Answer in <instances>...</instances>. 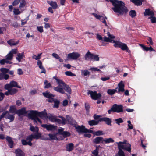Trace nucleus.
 I'll return each mask as SVG.
<instances>
[{"label":"nucleus","instance_id":"ea45409f","mask_svg":"<svg viewBox=\"0 0 156 156\" xmlns=\"http://www.w3.org/2000/svg\"><path fill=\"white\" fill-rule=\"evenodd\" d=\"M103 141L106 144L114 142V140L111 138H105L103 140Z\"/></svg>","mask_w":156,"mask_h":156},{"label":"nucleus","instance_id":"5fc2aeb1","mask_svg":"<svg viewBox=\"0 0 156 156\" xmlns=\"http://www.w3.org/2000/svg\"><path fill=\"white\" fill-rule=\"evenodd\" d=\"M63 135L64 138L65 137H67L69 136L70 135V133L69 132L67 131H64L62 133Z\"/></svg>","mask_w":156,"mask_h":156},{"label":"nucleus","instance_id":"f3484780","mask_svg":"<svg viewBox=\"0 0 156 156\" xmlns=\"http://www.w3.org/2000/svg\"><path fill=\"white\" fill-rule=\"evenodd\" d=\"M19 40L15 42V39H10L7 41V43L10 46H16L19 44Z\"/></svg>","mask_w":156,"mask_h":156},{"label":"nucleus","instance_id":"f704fd0d","mask_svg":"<svg viewBox=\"0 0 156 156\" xmlns=\"http://www.w3.org/2000/svg\"><path fill=\"white\" fill-rule=\"evenodd\" d=\"M44 88L45 89H48L52 87V84L51 83H48L47 80H45L44 82Z\"/></svg>","mask_w":156,"mask_h":156},{"label":"nucleus","instance_id":"a878e982","mask_svg":"<svg viewBox=\"0 0 156 156\" xmlns=\"http://www.w3.org/2000/svg\"><path fill=\"white\" fill-rule=\"evenodd\" d=\"M15 153L16 156H25L24 153L20 149H18L16 150Z\"/></svg>","mask_w":156,"mask_h":156},{"label":"nucleus","instance_id":"2eb2a0df","mask_svg":"<svg viewBox=\"0 0 156 156\" xmlns=\"http://www.w3.org/2000/svg\"><path fill=\"white\" fill-rule=\"evenodd\" d=\"M76 129V131L79 133H85V130H86V128L83 125L81 126L76 125L75 126Z\"/></svg>","mask_w":156,"mask_h":156},{"label":"nucleus","instance_id":"37998d69","mask_svg":"<svg viewBox=\"0 0 156 156\" xmlns=\"http://www.w3.org/2000/svg\"><path fill=\"white\" fill-rule=\"evenodd\" d=\"M30 130L33 132H38L39 130L38 127L36 126L35 127L32 126L30 125Z\"/></svg>","mask_w":156,"mask_h":156},{"label":"nucleus","instance_id":"6ab92c4d","mask_svg":"<svg viewBox=\"0 0 156 156\" xmlns=\"http://www.w3.org/2000/svg\"><path fill=\"white\" fill-rule=\"evenodd\" d=\"M41 136V134L37 132L36 133L34 134H32L28 136L29 138L30 139L31 141L33 139H38Z\"/></svg>","mask_w":156,"mask_h":156},{"label":"nucleus","instance_id":"473e14b6","mask_svg":"<svg viewBox=\"0 0 156 156\" xmlns=\"http://www.w3.org/2000/svg\"><path fill=\"white\" fill-rule=\"evenodd\" d=\"M24 9H20V10L18 9L14 8L13 9V12L15 15H18L22 13Z\"/></svg>","mask_w":156,"mask_h":156},{"label":"nucleus","instance_id":"4c0bfd02","mask_svg":"<svg viewBox=\"0 0 156 156\" xmlns=\"http://www.w3.org/2000/svg\"><path fill=\"white\" fill-rule=\"evenodd\" d=\"M99 121H100L99 120L98 121L95 120H90L88 121V124L91 126L95 125L98 124Z\"/></svg>","mask_w":156,"mask_h":156},{"label":"nucleus","instance_id":"c03bdc74","mask_svg":"<svg viewBox=\"0 0 156 156\" xmlns=\"http://www.w3.org/2000/svg\"><path fill=\"white\" fill-rule=\"evenodd\" d=\"M105 19H107V18L106 16L105 17L103 16H101V17L100 19L99 20L102 22H103L105 25V26H107V23Z\"/></svg>","mask_w":156,"mask_h":156},{"label":"nucleus","instance_id":"bb28decb","mask_svg":"<svg viewBox=\"0 0 156 156\" xmlns=\"http://www.w3.org/2000/svg\"><path fill=\"white\" fill-rule=\"evenodd\" d=\"M145 16H149L151 17L153 16L154 15L153 12L152 11H151L149 9H146L145 12H144Z\"/></svg>","mask_w":156,"mask_h":156},{"label":"nucleus","instance_id":"f257e3e1","mask_svg":"<svg viewBox=\"0 0 156 156\" xmlns=\"http://www.w3.org/2000/svg\"><path fill=\"white\" fill-rule=\"evenodd\" d=\"M108 2H110L114 6L112 9L118 15H122L127 12L128 10L126 7L125 6V4L121 1L114 0H106Z\"/></svg>","mask_w":156,"mask_h":156},{"label":"nucleus","instance_id":"4be33fe9","mask_svg":"<svg viewBox=\"0 0 156 156\" xmlns=\"http://www.w3.org/2000/svg\"><path fill=\"white\" fill-rule=\"evenodd\" d=\"M43 95L46 98H49V99L51 98H53L55 95L48 91H46L42 93Z\"/></svg>","mask_w":156,"mask_h":156},{"label":"nucleus","instance_id":"e433bc0d","mask_svg":"<svg viewBox=\"0 0 156 156\" xmlns=\"http://www.w3.org/2000/svg\"><path fill=\"white\" fill-rule=\"evenodd\" d=\"M24 56L23 53H19L17 55L16 59L19 62H20L21 61V59L24 57Z\"/></svg>","mask_w":156,"mask_h":156},{"label":"nucleus","instance_id":"49530a36","mask_svg":"<svg viewBox=\"0 0 156 156\" xmlns=\"http://www.w3.org/2000/svg\"><path fill=\"white\" fill-rule=\"evenodd\" d=\"M92 60L94 61H98L99 60V58L98 55H94L93 54Z\"/></svg>","mask_w":156,"mask_h":156},{"label":"nucleus","instance_id":"412c9836","mask_svg":"<svg viewBox=\"0 0 156 156\" xmlns=\"http://www.w3.org/2000/svg\"><path fill=\"white\" fill-rule=\"evenodd\" d=\"M118 92L119 93L120 92H123L124 91V85L123 84V81H121L118 84Z\"/></svg>","mask_w":156,"mask_h":156},{"label":"nucleus","instance_id":"7c9ffc66","mask_svg":"<svg viewBox=\"0 0 156 156\" xmlns=\"http://www.w3.org/2000/svg\"><path fill=\"white\" fill-rule=\"evenodd\" d=\"M48 2L53 9H56L57 8L58 6L56 2L53 1L50 2L49 1Z\"/></svg>","mask_w":156,"mask_h":156},{"label":"nucleus","instance_id":"052dcab7","mask_svg":"<svg viewBox=\"0 0 156 156\" xmlns=\"http://www.w3.org/2000/svg\"><path fill=\"white\" fill-rule=\"evenodd\" d=\"M147 40L149 41L148 42H147V43L149 44L150 45H152L153 44V43L152 41V38L150 37H148L147 39Z\"/></svg>","mask_w":156,"mask_h":156},{"label":"nucleus","instance_id":"9d476101","mask_svg":"<svg viewBox=\"0 0 156 156\" xmlns=\"http://www.w3.org/2000/svg\"><path fill=\"white\" fill-rule=\"evenodd\" d=\"M12 87H16L19 88H21L20 86L17 85V82L14 81H11L9 84H7L5 86L4 88L5 89H8L9 88Z\"/></svg>","mask_w":156,"mask_h":156},{"label":"nucleus","instance_id":"423d86ee","mask_svg":"<svg viewBox=\"0 0 156 156\" xmlns=\"http://www.w3.org/2000/svg\"><path fill=\"white\" fill-rule=\"evenodd\" d=\"M32 110L26 111V108L23 107L21 109L17 111L16 113L19 116L22 115L28 116L29 118L31 119V115H30V112Z\"/></svg>","mask_w":156,"mask_h":156},{"label":"nucleus","instance_id":"f8f14e48","mask_svg":"<svg viewBox=\"0 0 156 156\" xmlns=\"http://www.w3.org/2000/svg\"><path fill=\"white\" fill-rule=\"evenodd\" d=\"M112 108L113 109V112H116L117 113L122 112L123 106L122 105H117L115 104L112 106Z\"/></svg>","mask_w":156,"mask_h":156},{"label":"nucleus","instance_id":"a19ab883","mask_svg":"<svg viewBox=\"0 0 156 156\" xmlns=\"http://www.w3.org/2000/svg\"><path fill=\"white\" fill-rule=\"evenodd\" d=\"M11 95H13L16 93L17 91V90L15 88H9Z\"/></svg>","mask_w":156,"mask_h":156},{"label":"nucleus","instance_id":"69168bd1","mask_svg":"<svg viewBox=\"0 0 156 156\" xmlns=\"http://www.w3.org/2000/svg\"><path fill=\"white\" fill-rule=\"evenodd\" d=\"M140 46L142 47L143 49L144 50L147 51H149V48L148 47H146L143 44H140Z\"/></svg>","mask_w":156,"mask_h":156},{"label":"nucleus","instance_id":"e2e57ef3","mask_svg":"<svg viewBox=\"0 0 156 156\" xmlns=\"http://www.w3.org/2000/svg\"><path fill=\"white\" fill-rule=\"evenodd\" d=\"M37 30L40 33H42L43 32V26H37Z\"/></svg>","mask_w":156,"mask_h":156},{"label":"nucleus","instance_id":"79ce46f5","mask_svg":"<svg viewBox=\"0 0 156 156\" xmlns=\"http://www.w3.org/2000/svg\"><path fill=\"white\" fill-rule=\"evenodd\" d=\"M81 73V75L84 76L89 75L90 73V72L87 70H82Z\"/></svg>","mask_w":156,"mask_h":156},{"label":"nucleus","instance_id":"2f4dec72","mask_svg":"<svg viewBox=\"0 0 156 156\" xmlns=\"http://www.w3.org/2000/svg\"><path fill=\"white\" fill-rule=\"evenodd\" d=\"M47 118H48L49 120L51 121L55 122L56 117L53 115L52 114H49L47 115Z\"/></svg>","mask_w":156,"mask_h":156},{"label":"nucleus","instance_id":"58836bf2","mask_svg":"<svg viewBox=\"0 0 156 156\" xmlns=\"http://www.w3.org/2000/svg\"><path fill=\"white\" fill-rule=\"evenodd\" d=\"M56 140H62L63 138V135L62 133H56Z\"/></svg>","mask_w":156,"mask_h":156},{"label":"nucleus","instance_id":"603ef678","mask_svg":"<svg viewBox=\"0 0 156 156\" xmlns=\"http://www.w3.org/2000/svg\"><path fill=\"white\" fill-rule=\"evenodd\" d=\"M48 136L51 139L56 140V134H49Z\"/></svg>","mask_w":156,"mask_h":156},{"label":"nucleus","instance_id":"aec40b11","mask_svg":"<svg viewBox=\"0 0 156 156\" xmlns=\"http://www.w3.org/2000/svg\"><path fill=\"white\" fill-rule=\"evenodd\" d=\"M4 113H6L5 117L10 119V122L13 121L14 120V116L13 115H11L7 112H5Z\"/></svg>","mask_w":156,"mask_h":156},{"label":"nucleus","instance_id":"3c124183","mask_svg":"<svg viewBox=\"0 0 156 156\" xmlns=\"http://www.w3.org/2000/svg\"><path fill=\"white\" fill-rule=\"evenodd\" d=\"M16 108L14 106H10L9 109V112H11L12 113H15L16 112Z\"/></svg>","mask_w":156,"mask_h":156},{"label":"nucleus","instance_id":"a211bd4d","mask_svg":"<svg viewBox=\"0 0 156 156\" xmlns=\"http://www.w3.org/2000/svg\"><path fill=\"white\" fill-rule=\"evenodd\" d=\"M48 101L49 102H54V108H57L58 107L60 102L58 100L54 99L53 98H51V99L48 100Z\"/></svg>","mask_w":156,"mask_h":156},{"label":"nucleus","instance_id":"680f3d73","mask_svg":"<svg viewBox=\"0 0 156 156\" xmlns=\"http://www.w3.org/2000/svg\"><path fill=\"white\" fill-rule=\"evenodd\" d=\"M28 17H27L26 19L23 20H21V24L22 25H23L26 24L27 22V21L28 20Z\"/></svg>","mask_w":156,"mask_h":156},{"label":"nucleus","instance_id":"cd10ccee","mask_svg":"<svg viewBox=\"0 0 156 156\" xmlns=\"http://www.w3.org/2000/svg\"><path fill=\"white\" fill-rule=\"evenodd\" d=\"M99 121H104L105 122L106 124L107 125H111V119L109 118L105 117L99 120Z\"/></svg>","mask_w":156,"mask_h":156},{"label":"nucleus","instance_id":"4468645a","mask_svg":"<svg viewBox=\"0 0 156 156\" xmlns=\"http://www.w3.org/2000/svg\"><path fill=\"white\" fill-rule=\"evenodd\" d=\"M42 127L46 129L48 131H52L55 130L56 128V126L51 124H43L41 125Z\"/></svg>","mask_w":156,"mask_h":156},{"label":"nucleus","instance_id":"c85d7f7f","mask_svg":"<svg viewBox=\"0 0 156 156\" xmlns=\"http://www.w3.org/2000/svg\"><path fill=\"white\" fill-rule=\"evenodd\" d=\"M66 148L67 151L69 152L71 151L73 149L74 145L73 143H69L67 145Z\"/></svg>","mask_w":156,"mask_h":156},{"label":"nucleus","instance_id":"b1692460","mask_svg":"<svg viewBox=\"0 0 156 156\" xmlns=\"http://www.w3.org/2000/svg\"><path fill=\"white\" fill-rule=\"evenodd\" d=\"M27 3L25 0H21L19 6V8L20 9H24L26 8V6Z\"/></svg>","mask_w":156,"mask_h":156},{"label":"nucleus","instance_id":"0e129e2a","mask_svg":"<svg viewBox=\"0 0 156 156\" xmlns=\"http://www.w3.org/2000/svg\"><path fill=\"white\" fill-rule=\"evenodd\" d=\"M85 108L87 112V115H88V112L89 110V109L90 108V107L88 104L85 103Z\"/></svg>","mask_w":156,"mask_h":156},{"label":"nucleus","instance_id":"09e8293b","mask_svg":"<svg viewBox=\"0 0 156 156\" xmlns=\"http://www.w3.org/2000/svg\"><path fill=\"white\" fill-rule=\"evenodd\" d=\"M0 70L1 72V73L4 74L8 73L9 72V70L7 68H2Z\"/></svg>","mask_w":156,"mask_h":156},{"label":"nucleus","instance_id":"864d4df0","mask_svg":"<svg viewBox=\"0 0 156 156\" xmlns=\"http://www.w3.org/2000/svg\"><path fill=\"white\" fill-rule=\"evenodd\" d=\"M65 74L68 76H75L76 75L75 74L72 73L70 71H66L65 72Z\"/></svg>","mask_w":156,"mask_h":156},{"label":"nucleus","instance_id":"de8ad7c7","mask_svg":"<svg viewBox=\"0 0 156 156\" xmlns=\"http://www.w3.org/2000/svg\"><path fill=\"white\" fill-rule=\"evenodd\" d=\"M104 133L103 131L101 130H98L96 132H94V134L96 136L102 135L104 134Z\"/></svg>","mask_w":156,"mask_h":156},{"label":"nucleus","instance_id":"0eeeda50","mask_svg":"<svg viewBox=\"0 0 156 156\" xmlns=\"http://www.w3.org/2000/svg\"><path fill=\"white\" fill-rule=\"evenodd\" d=\"M114 43V46L115 47H118L121 48L123 50H127L128 48L125 44L122 43L118 41H113Z\"/></svg>","mask_w":156,"mask_h":156},{"label":"nucleus","instance_id":"6e6552de","mask_svg":"<svg viewBox=\"0 0 156 156\" xmlns=\"http://www.w3.org/2000/svg\"><path fill=\"white\" fill-rule=\"evenodd\" d=\"M17 50L16 49H12L5 56V58L9 61H11L13 58V54L17 53Z\"/></svg>","mask_w":156,"mask_h":156},{"label":"nucleus","instance_id":"774afa93","mask_svg":"<svg viewBox=\"0 0 156 156\" xmlns=\"http://www.w3.org/2000/svg\"><path fill=\"white\" fill-rule=\"evenodd\" d=\"M92 14L97 19L99 20L101 17V16L95 13H93Z\"/></svg>","mask_w":156,"mask_h":156},{"label":"nucleus","instance_id":"f03ea898","mask_svg":"<svg viewBox=\"0 0 156 156\" xmlns=\"http://www.w3.org/2000/svg\"><path fill=\"white\" fill-rule=\"evenodd\" d=\"M53 78L56 80L58 86L54 87V90L62 94H65V90L66 92L70 94L71 90L70 87L66 84L64 81L61 79H58L56 76H53Z\"/></svg>","mask_w":156,"mask_h":156},{"label":"nucleus","instance_id":"c9c22d12","mask_svg":"<svg viewBox=\"0 0 156 156\" xmlns=\"http://www.w3.org/2000/svg\"><path fill=\"white\" fill-rule=\"evenodd\" d=\"M12 63L11 61H9L5 58L0 60V64L1 65H4L5 63L11 64Z\"/></svg>","mask_w":156,"mask_h":156},{"label":"nucleus","instance_id":"5701e85b","mask_svg":"<svg viewBox=\"0 0 156 156\" xmlns=\"http://www.w3.org/2000/svg\"><path fill=\"white\" fill-rule=\"evenodd\" d=\"M6 139L9 143V146L10 148H12L13 146V141L12 140L11 137L9 136H7Z\"/></svg>","mask_w":156,"mask_h":156},{"label":"nucleus","instance_id":"4d7b16f0","mask_svg":"<svg viewBox=\"0 0 156 156\" xmlns=\"http://www.w3.org/2000/svg\"><path fill=\"white\" fill-rule=\"evenodd\" d=\"M115 121L116 122V123L118 125H120V123H122L123 122V120L121 118L115 119Z\"/></svg>","mask_w":156,"mask_h":156},{"label":"nucleus","instance_id":"9b49d317","mask_svg":"<svg viewBox=\"0 0 156 156\" xmlns=\"http://www.w3.org/2000/svg\"><path fill=\"white\" fill-rule=\"evenodd\" d=\"M80 54L76 52H73L72 53H70L68 55L67 58L69 59H71L73 60H76L80 56Z\"/></svg>","mask_w":156,"mask_h":156},{"label":"nucleus","instance_id":"bf43d9fd","mask_svg":"<svg viewBox=\"0 0 156 156\" xmlns=\"http://www.w3.org/2000/svg\"><path fill=\"white\" fill-rule=\"evenodd\" d=\"M20 1L21 0H14L12 3V5L13 6H16Z\"/></svg>","mask_w":156,"mask_h":156},{"label":"nucleus","instance_id":"20e7f679","mask_svg":"<svg viewBox=\"0 0 156 156\" xmlns=\"http://www.w3.org/2000/svg\"><path fill=\"white\" fill-rule=\"evenodd\" d=\"M127 141L126 140H124L123 142H117L118 144V149L121 150H125L130 152L131 151V145L129 143H127Z\"/></svg>","mask_w":156,"mask_h":156},{"label":"nucleus","instance_id":"39448f33","mask_svg":"<svg viewBox=\"0 0 156 156\" xmlns=\"http://www.w3.org/2000/svg\"><path fill=\"white\" fill-rule=\"evenodd\" d=\"M107 34L108 37H105L103 39L101 35L98 34L96 36V38L99 40H101V41L102 42L105 41L112 42L113 41L112 39L115 38V36L110 34L109 32H108Z\"/></svg>","mask_w":156,"mask_h":156},{"label":"nucleus","instance_id":"72a5a7b5","mask_svg":"<svg viewBox=\"0 0 156 156\" xmlns=\"http://www.w3.org/2000/svg\"><path fill=\"white\" fill-rule=\"evenodd\" d=\"M103 138L102 137L98 136L95 138L94 140L93 141L96 144H99L102 141H103Z\"/></svg>","mask_w":156,"mask_h":156},{"label":"nucleus","instance_id":"c756f323","mask_svg":"<svg viewBox=\"0 0 156 156\" xmlns=\"http://www.w3.org/2000/svg\"><path fill=\"white\" fill-rule=\"evenodd\" d=\"M144 0H131V2L134 3L137 6H140L142 5V2Z\"/></svg>","mask_w":156,"mask_h":156},{"label":"nucleus","instance_id":"393cba45","mask_svg":"<svg viewBox=\"0 0 156 156\" xmlns=\"http://www.w3.org/2000/svg\"><path fill=\"white\" fill-rule=\"evenodd\" d=\"M93 55V54L91 53L88 51L84 56L85 59L86 60H88L89 59L92 60Z\"/></svg>","mask_w":156,"mask_h":156},{"label":"nucleus","instance_id":"338daca9","mask_svg":"<svg viewBox=\"0 0 156 156\" xmlns=\"http://www.w3.org/2000/svg\"><path fill=\"white\" fill-rule=\"evenodd\" d=\"M67 119H66L64 117L62 119V125H64L67 123Z\"/></svg>","mask_w":156,"mask_h":156},{"label":"nucleus","instance_id":"a18cd8bd","mask_svg":"<svg viewBox=\"0 0 156 156\" xmlns=\"http://www.w3.org/2000/svg\"><path fill=\"white\" fill-rule=\"evenodd\" d=\"M116 91V90L115 89H109L108 90L107 93L109 94L112 95Z\"/></svg>","mask_w":156,"mask_h":156},{"label":"nucleus","instance_id":"dca6fc26","mask_svg":"<svg viewBox=\"0 0 156 156\" xmlns=\"http://www.w3.org/2000/svg\"><path fill=\"white\" fill-rule=\"evenodd\" d=\"M66 118L67 119V121L68 123L70 125L73 126L74 127L76 125V123L75 121L69 115H66Z\"/></svg>","mask_w":156,"mask_h":156},{"label":"nucleus","instance_id":"1a4fd4ad","mask_svg":"<svg viewBox=\"0 0 156 156\" xmlns=\"http://www.w3.org/2000/svg\"><path fill=\"white\" fill-rule=\"evenodd\" d=\"M87 94L88 95L90 94L92 99L94 100L99 99L101 96L100 94H97L96 91L93 92L90 90H88V91Z\"/></svg>","mask_w":156,"mask_h":156},{"label":"nucleus","instance_id":"ddd939ff","mask_svg":"<svg viewBox=\"0 0 156 156\" xmlns=\"http://www.w3.org/2000/svg\"><path fill=\"white\" fill-rule=\"evenodd\" d=\"M29 137L28 136L26 139H22L21 140V143L23 145H29L30 146L32 145V143L31 142V141L29 138Z\"/></svg>","mask_w":156,"mask_h":156},{"label":"nucleus","instance_id":"7ed1b4c3","mask_svg":"<svg viewBox=\"0 0 156 156\" xmlns=\"http://www.w3.org/2000/svg\"><path fill=\"white\" fill-rule=\"evenodd\" d=\"M30 115H31V119L33 120L34 122H38L40 123H41L42 122L38 117L45 119H47V116L46 110L45 109L41 112L32 110L30 112Z\"/></svg>","mask_w":156,"mask_h":156},{"label":"nucleus","instance_id":"13d9d810","mask_svg":"<svg viewBox=\"0 0 156 156\" xmlns=\"http://www.w3.org/2000/svg\"><path fill=\"white\" fill-rule=\"evenodd\" d=\"M118 155L119 156H125L124 152L122 150L119 149Z\"/></svg>","mask_w":156,"mask_h":156},{"label":"nucleus","instance_id":"8fccbe9b","mask_svg":"<svg viewBox=\"0 0 156 156\" xmlns=\"http://www.w3.org/2000/svg\"><path fill=\"white\" fill-rule=\"evenodd\" d=\"M129 14L133 18L136 16V12L135 10H131L130 11Z\"/></svg>","mask_w":156,"mask_h":156},{"label":"nucleus","instance_id":"6e6d98bb","mask_svg":"<svg viewBox=\"0 0 156 156\" xmlns=\"http://www.w3.org/2000/svg\"><path fill=\"white\" fill-rule=\"evenodd\" d=\"M98 147H97L96 149L92 151V153L94 155L98 156Z\"/></svg>","mask_w":156,"mask_h":156}]
</instances>
